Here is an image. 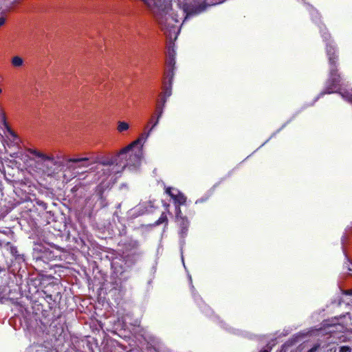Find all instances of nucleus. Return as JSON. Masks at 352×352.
I'll return each instance as SVG.
<instances>
[{
  "mask_svg": "<svg viewBox=\"0 0 352 352\" xmlns=\"http://www.w3.org/2000/svg\"><path fill=\"white\" fill-rule=\"evenodd\" d=\"M0 245L10 252L12 256L17 258L19 255L17 254L16 247L12 245L10 242L0 241Z\"/></svg>",
  "mask_w": 352,
  "mask_h": 352,
  "instance_id": "obj_11",
  "label": "nucleus"
},
{
  "mask_svg": "<svg viewBox=\"0 0 352 352\" xmlns=\"http://www.w3.org/2000/svg\"><path fill=\"white\" fill-rule=\"evenodd\" d=\"M319 346L318 345H316L314 346H313L311 349H309L307 352H316L317 351V349H318Z\"/></svg>",
  "mask_w": 352,
  "mask_h": 352,
  "instance_id": "obj_21",
  "label": "nucleus"
},
{
  "mask_svg": "<svg viewBox=\"0 0 352 352\" xmlns=\"http://www.w3.org/2000/svg\"><path fill=\"white\" fill-rule=\"evenodd\" d=\"M63 181H65V182H68L70 180V178L69 177H67L66 175H63Z\"/></svg>",
  "mask_w": 352,
  "mask_h": 352,
  "instance_id": "obj_26",
  "label": "nucleus"
},
{
  "mask_svg": "<svg viewBox=\"0 0 352 352\" xmlns=\"http://www.w3.org/2000/svg\"><path fill=\"white\" fill-rule=\"evenodd\" d=\"M225 328H226V329L228 330L231 333H233L234 334H237V335H241V332H239V330H236V329H232V328H228V327H225Z\"/></svg>",
  "mask_w": 352,
  "mask_h": 352,
  "instance_id": "obj_20",
  "label": "nucleus"
},
{
  "mask_svg": "<svg viewBox=\"0 0 352 352\" xmlns=\"http://www.w3.org/2000/svg\"><path fill=\"white\" fill-rule=\"evenodd\" d=\"M168 219L165 212H162L159 219L155 222V225H160L164 223H167Z\"/></svg>",
  "mask_w": 352,
  "mask_h": 352,
  "instance_id": "obj_16",
  "label": "nucleus"
},
{
  "mask_svg": "<svg viewBox=\"0 0 352 352\" xmlns=\"http://www.w3.org/2000/svg\"><path fill=\"white\" fill-rule=\"evenodd\" d=\"M88 157H73L66 160L67 169L72 172V177H74L80 173V170L89 166Z\"/></svg>",
  "mask_w": 352,
  "mask_h": 352,
  "instance_id": "obj_5",
  "label": "nucleus"
},
{
  "mask_svg": "<svg viewBox=\"0 0 352 352\" xmlns=\"http://www.w3.org/2000/svg\"><path fill=\"white\" fill-rule=\"evenodd\" d=\"M6 19L3 16L0 17V28L5 23Z\"/></svg>",
  "mask_w": 352,
  "mask_h": 352,
  "instance_id": "obj_22",
  "label": "nucleus"
},
{
  "mask_svg": "<svg viewBox=\"0 0 352 352\" xmlns=\"http://www.w3.org/2000/svg\"><path fill=\"white\" fill-rule=\"evenodd\" d=\"M339 352H351V349L348 346H342L340 348Z\"/></svg>",
  "mask_w": 352,
  "mask_h": 352,
  "instance_id": "obj_19",
  "label": "nucleus"
},
{
  "mask_svg": "<svg viewBox=\"0 0 352 352\" xmlns=\"http://www.w3.org/2000/svg\"><path fill=\"white\" fill-rule=\"evenodd\" d=\"M168 82V86H166L164 90V92L161 95V98H166V100L168 98L171 96L172 94V82L173 80L170 82L169 78H166Z\"/></svg>",
  "mask_w": 352,
  "mask_h": 352,
  "instance_id": "obj_13",
  "label": "nucleus"
},
{
  "mask_svg": "<svg viewBox=\"0 0 352 352\" xmlns=\"http://www.w3.org/2000/svg\"><path fill=\"white\" fill-rule=\"evenodd\" d=\"M148 211H149V210H147V209H146V210H145V212H148ZM144 211H142V213H144Z\"/></svg>",
  "mask_w": 352,
  "mask_h": 352,
  "instance_id": "obj_31",
  "label": "nucleus"
},
{
  "mask_svg": "<svg viewBox=\"0 0 352 352\" xmlns=\"http://www.w3.org/2000/svg\"><path fill=\"white\" fill-rule=\"evenodd\" d=\"M139 247V243L136 240H129L126 243H124L125 252L129 253L132 251H135L138 250Z\"/></svg>",
  "mask_w": 352,
  "mask_h": 352,
  "instance_id": "obj_10",
  "label": "nucleus"
},
{
  "mask_svg": "<svg viewBox=\"0 0 352 352\" xmlns=\"http://www.w3.org/2000/svg\"><path fill=\"white\" fill-rule=\"evenodd\" d=\"M155 119H156V116L155 117L154 116H153L151 117V118L150 119V120H149V122L148 123V125H146L145 126L144 131L143 132L147 131L153 124H155Z\"/></svg>",
  "mask_w": 352,
  "mask_h": 352,
  "instance_id": "obj_18",
  "label": "nucleus"
},
{
  "mask_svg": "<svg viewBox=\"0 0 352 352\" xmlns=\"http://www.w3.org/2000/svg\"><path fill=\"white\" fill-rule=\"evenodd\" d=\"M349 270L350 272V274L352 276V265L351 267L349 268Z\"/></svg>",
  "mask_w": 352,
  "mask_h": 352,
  "instance_id": "obj_27",
  "label": "nucleus"
},
{
  "mask_svg": "<svg viewBox=\"0 0 352 352\" xmlns=\"http://www.w3.org/2000/svg\"><path fill=\"white\" fill-rule=\"evenodd\" d=\"M129 124L125 121H119L118 122L117 130L119 133L126 131L129 129Z\"/></svg>",
  "mask_w": 352,
  "mask_h": 352,
  "instance_id": "obj_15",
  "label": "nucleus"
},
{
  "mask_svg": "<svg viewBox=\"0 0 352 352\" xmlns=\"http://www.w3.org/2000/svg\"><path fill=\"white\" fill-rule=\"evenodd\" d=\"M344 294L346 295L352 296V289L344 291Z\"/></svg>",
  "mask_w": 352,
  "mask_h": 352,
  "instance_id": "obj_23",
  "label": "nucleus"
},
{
  "mask_svg": "<svg viewBox=\"0 0 352 352\" xmlns=\"http://www.w3.org/2000/svg\"><path fill=\"white\" fill-rule=\"evenodd\" d=\"M156 23H157L156 22ZM157 25H158V24H157ZM157 26L160 27L159 25H157ZM159 28L161 29L160 28ZM160 30L163 32V34L165 35L167 40L170 43V46L168 47L169 52H168V58L166 60V70L165 74H166V78H169V80L170 82L172 80H173V78H174L175 65V52H174L173 49L172 50V51H170V48L171 47L173 48V43H174V41H175L177 40V38L174 41H170L166 36L165 33L162 30Z\"/></svg>",
  "mask_w": 352,
  "mask_h": 352,
  "instance_id": "obj_6",
  "label": "nucleus"
},
{
  "mask_svg": "<svg viewBox=\"0 0 352 352\" xmlns=\"http://www.w3.org/2000/svg\"><path fill=\"white\" fill-rule=\"evenodd\" d=\"M341 95L344 98L352 102V89L350 91H344V92L341 93Z\"/></svg>",
  "mask_w": 352,
  "mask_h": 352,
  "instance_id": "obj_17",
  "label": "nucleus"
},
{
  "mask_svg": "<svg viewBox=\"0 0 352 352\" xmlns=\"http://www.w3.org/2000/svg\"><path fill=\"white\" fill-rule=\"evenodd\" d=\"M176 221L179 227V234L180 236V243L182 245L184 243L182 239L187 235L189 221L186 217L182 216V211L179 208L177 210Z\"/></svg>",
  "mask_w": 352,
  "mask_h": 352,
  "instance_id": "obj_7",
  "label": "nucleus"
},
{
  "mask_svg": "<svg viewBox=\"0 0 352 352\" xmlns=\"http://www.w3.org/2000/svg\"><path fill=\"white\" fill-rule=\"evenodd\" d=\"M203 311H205L206 313H208V312H211L212 313V311L210 310V309L208 306H206V305H204Z\"/></svg>",
  "mask_w": 352,
  "mask_h": 352,
  "instance_id": "obj_24",
  "label": "nucleus"
},
{
  "mask_svg": "<svg viewBox=\"0 0 352 352\" xmlns=\"http://www.w3.org/2000/svg\"><path fill=\"white\" fill-rule=\"evenodd\" d=\"M11 63L14 67H20L24 63L23 59L19 56H14L11 59Z\"/></svg>",
  "mask_w": 352,
  "mask_h": 352,
  "instance_id": "obj_14",
  "label": "nucleus"
},
{
  "mask_svg": "<svg viewBox=\"0 0 352 352\" xmlns=\"http://www.w3.org/2000/svg\"><path fill=\"white\" fill-rule=\"evenodd\" d=\"M1 91H2V90H1V89L0 88V93H1Z\"/></svg>",
  "mask_w": 352,
  "mask_h": 352,
  "instance_id": "obj_32",
  "label": "nucleus"
},
{
  "mask_svg": "<svg viewBox=\"0 0 352 352\" xmlns=\"http://www.w3.org/2000/svg\"><path fill=\"white\" fill-rule=\"evenodd\" d=\"M28 153L32 156L30 160L33 161V164L30 168L33 175L43 180L59 178L63 166V162L58 160L59 157L55 158L53 155L32 148H30Z\"/></svg>",
  "mask_w": 352,
  "mask_h": 352,
  "instance_id": "obj_3",
  "label": "nucleus"
},
{
  "mask_svg": "<svg viewBox=\"0 0 352 352\" xmlns=\"http://www.w3.org/2000/svg\"><path fill=\"white\" fill-rule=\"evenodd\" d=\"M142 206H139L138 208H135V210H138L139 209H140Z\"/></svg>",
  "mask_w": 352,
  "mask_h": 352,
  "instance_id": "obj_30",
  "label": "nucleus"
},
{
  "mask_svg": "<svg viewBox=\"0 0 352 352\" xmlns=\"http://www.w3.org/2000/svg\"><path fill=\"white\" fill-rule=\"evenodd\" d=\"M0 116L2 118V120H3V123H4V124H6L5 116H4V115L3 113H1V111H0Z\"/></svg>",
  "mask_w": 352,
  "mask_h": 352,
  "instance_id": "obj_25",
  "label": "nucleus"
},
{
  "mask_svg": "<svg viewBox=\"0 0 352 352\" xmlns=\"http://www.w3.org/2000/svg\"><path fill=\"white\" fill-rule=\"evenodd\" d=\"M326 52L329 65V77L326 82L324 90L321 96L333 93L341 94L342 78L338 70V54L335 46L331 43L327 44Z\"/></svg>",
  "mask_w": 352,
  "mask_h": 352,
  "instance_id": "obj_4",
  "label": "nucleus"
},
{
  "mask_svg": "<svg viewBox=\"0 0 352 352\" xmlns=\"http://www.w3.org/2000/svg\"><path fill=\"white\" fill-rule=\"evenodd\" d=\"M189 279H190V283L192 284V278H191L190 276H189Z\"/></svg>",
  "mask_w": 352,
  "mask_h": 352,
  "instance_id": "obj_29",
  "label": "nucleus"
},
{
  "mask_svg": "<svg viewBox=\"0 0 352 352\" xmlns=\"http://www.w3.org/2000/svg\"><path fill=\"white\" fill-rule=\"evenodd\" d=\"M152 12L155 22L166 36L177 38L183 23L204 12L208 6L226 0H142Z\"/></svg>",
  "mask_w": 352,
  "mask_h": 352,
  "instance_id": "obj_1",
  "label": "nucleus"
},
{
  "mask_svg": "<svg viewBox=\"0 0 352 352\" xmlns=\"http://www.w3.org/2000/svg\"><path fill=\"white\" fill-rule=\"evenodd\" d=\"M166 192L171 197L175 205V212L180 206L184 205L186 202V197L178 189L174 188H167Z\"/></svg>",
  "mask_w": 352,
  "mask_h": 352,
  "instance_id": "obj_8",
  "label": "nucleus"
},
{
  "mask_svg": "<svg viewBox=\"0 0 352 352\" xmlns=\"http://www.w3.org/2000/svg\"><path fill=\"white\" fill-rule=\"evenodd\" d=\"M145 340L148 342L149 345L148 347L150 348L155 349V347L160 344V340L153 336L148 335L145 338Z\"/></svg>",
  "mask_w": 352,
  "mask_h": 352,
  "instance_id": "obj_12",
  "label": "nucleus"
},
{
  "mask_svg": "<svg viewBox=\"0 0 352 352\" xmlns=\"http://www.w3.org/2000/svg\"><path fill=\"white\" fill-rule=\"evenodd\" d=\"M150 135L149 133L142 132L136 140L119 152L118 159L115 161H102L100 170L104 174L111 176L120 173L125 167H138L143 159L144 145Z\"/></svg>",
  "mask_w": 352,
  "mask_h": 352,
  "instance_id": "obj_2",
  "label": "nucleus"
},
{
  "mask_svg": "<svg viewBox=\"0 0 352 352\" xmlns=\"http://www.w3.org/2000/svg\"><path fill=\"white\" fill-rule=\"evenodd\" d=\"M261 352H269L267 349H263Z\"/></svg>",
  "mask_w": 352,
  "mask_h": 352,
  "instance_id": "obj_28",
  "label": "nucleus"
},
{
  "mask_svg": "<svg viewBox=\"0 0 352 352\" xmlns=\"http://www.w3.org/2000/svg\"><path fill=\"white\" fill-rule=\"evenodd\" d=\"M166 102V98H160V100L158 102V103L156 105V119L155 121V124H153L150 129L146 131V133H149V134H151L153 131L155 129V128L159 124L160 120L162 117L164 109L165 107V104Z\"/></svg>",
  "mask_w": 352,
  "mask_h": 352,
  "instance_id": "obj_9",
  "label": "nucleus"
}]
</instances>
